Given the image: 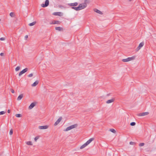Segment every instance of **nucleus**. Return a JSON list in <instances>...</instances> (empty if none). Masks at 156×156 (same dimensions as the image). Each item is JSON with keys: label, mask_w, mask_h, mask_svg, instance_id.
<instances>
[{"label": "nucleus", "mask_w": 156, "mask_h": 156, "mask_svg": "<svg viewBox=\"0 0 156 156\" xmlns=\"http://www.w3.org/2000/svg\"><path fill=\"white\" fill-rule=\"evenodd\" d=\"M39 137V136H37L36 137H35V138H34V140L35 141H36L38 139Z\"/></svg>", "instance_id": "30"}, {"label": "nucleus", "mask_w": 156, "mask_h": 156, "mask_svg": "<svg viewBox=\"0 0 156 156\" xmlns=\"http://www.w3.org/2000/svg\"><path fill=\"white\" fill-rule=\"evenodd\" d=\"M55 29L58 31L63 30V29L60 27H55Z\"/></svg>", "instance_id": "18"}, {"label": "nucleus", "mask_w": 156, "mask_h": 156, "mask_svg": "<svg viewBox=\"0 0 156 156\" xmlns=\"http://www.w3.org/2000/svg\"><path fill=\"white\" fill-rule=\"evenodd\" d=\"M36 103H32L29 107V109H32L36 105Z\"/></svg>", "instance_id": "10"}, {"label": "nucleus", "mask_w": 156, "mask_h": 156, "mask_svg": "<svg viewBox=\"0 0 156 156\" xmlns=\"http://www.w3.org/2000/svg\"><path fill=\"white\" fill-rule=\"evenodd\" d=\"M94 140V138H92L89 139L88 140H87L86 143L88 145L93 140Z\"/></svg>", "instance_id": "12"}, {"label": "nucleus", "mask_w": 156, "mask_h": 156, "mask_svg": "<svg viewBox=\"0 0 156 156\" xmlns=\"http://www.w3.org/2000/svg\"><path fill=\"white\" fill-rule=\"evenodd\" d=\"M38 83H39L38 81V80L36 81L32 85V86H33V87L36 86L38 84Z\"/></svg>", "instance_id": "16"}, {"label": "nucleus", "mask_w": 156, "mask_h": 156, "mask_svg": "<svg viewBox=\"0 0 156 156\" xmlns=\"http://www.w3.org/2000/svg\"><path fill=\"white\" fill-rule=\"evenodd\" d=\"M115 100V98H112L111 99L108 100L106 101V103L107 104H109L112 103Z\"/></svg>", "instance_id": "13"}, {"label": "nucleus", "mask_w": 156, "mask_h": 156, "mask_svg": "<svg viewBox=\"0 0 156 156\" xmlns=\"http://www.w3.org/2000/svg\"><path fill=\"white\" fill-rule=\"evenodd\" d=\"M36 23V22L34 21L33 22L31 23H30L29 24V25L30 26H33Z\"/></svg>", "instance_id": "21"}, {"label": "nucleus", "mask_w": 156, "mask_h": 156, "mask_svg": "<svg viewBox=\"0 0 156 156\" xmlns=\"http://www.w3.org/2000/svg\"><path fill=\"white\" fill-rule=\"evenodd\" d=\"M129 144L131 145H133L134 144H135V143L133 142H130L129 143Z\"/></svg>", "instance_id": "34"}, {"label": "nucleus", "mask_w": 156, "mask_h": 156, "mask_svg": "<svg viewBox=\"0 0 156 156\" xmlns=\"http://www.w3.org/2000/svg\"><path fill=\"white\" fill-rule=\"evenodd\" d=\"M49 4V1L48 0H46L45 4H41V6L43 7H47Z\"/></svg>", "instance_id": "6"}, {"label": "nucleus", "mask_w": 156, "mask_h": 156, "mask_svg": "<svg viewBox=\"0 0 156 156\" xmlns=\"http://www.w3.org/2000/svg\"><path fill=\"white\" fill-rule=\"evenodd\" d=\"M8 112V113H10V110H9V109L8 110V112Z\"/></svg>", "instance_id": "38"}, {"label": "nucleus", "mask_w": 156, "mask_h": 156, "mask_svg": "<svg viewBox=\"0 0 156 156\" xmlns=\"http://www.w3.org/2000/svg\"><path fill=\"white\" fill-rule=\"evenodd\" d=\"M62 119V117H60L59 119L57 120V121L55 122V123L54 124V125L55 126H56L58 124H59L60 122L61 121Z\"/></svg>", "instance_id": "8"}, {"label": "nucleus", "mask_w": 156, "mask_h": 156, "mask_svg": "<svg viewBox=\"0 0 156 156\" xmlns=\"http://www.w3.org/2000/svg\"><path fill=\"white\" fill-rule=\"evenodd\" d=\"M4 55V54L3 53H1L0 54V55L1 56H3Z\"/></svg>", "instance_id": "36"}, {"label": "nucleus", "mask_w": 156, "mask_h": 156, "mask_svg": "<svg viewBox=\"0 0 156 156\" xmlns=\"http://www.w3.org/2000/svg\"><path fill=\"white\" fill-rule=\"evenodd\" d=\"M144 143H140L139 144V146L140 147H142V146H144Z\"/></svg>", "instance_id": "28"}, {"label": "nucleus", "mask_w": 156, "mask_h": 156, "mask_svg": "<svg viewBox=\"0 0 156 156\" xmlns=\"http://www.w3.org/2000/svg\"><path fill=\"white\" fill-rule=\"evenodd\" d=\"M28 70V69L27 68H26L24 69L22 71H21V72H20V73L19 74V76H21L22 74L25 73L26 72H27Z\"/></svg>", "instance_id": "4"}, {"label": "nucleus", "mask_w": 156, "mask_h": 156, "mask_svg": "<svg viewBox=\"0 0 156 156\" xmlns=\"http://www.w3.org/2000/svg\"><path fill=\"white\" fill-rule=\"evenodd\" d=\"M149 114V113L148 112H142V113H140L138 114H137V115L138 116H143L147 115H148Z\"/></svg>", "instance_id": "7"}, {"label": "nucleus", "mask_w": 156, "mask_h": 156, "mask_svg": "<svg viewBox=\"0 0 156 156\" xmlns=\"http://www.w3.org/2000/svg\"><path fill=\"white\" fill-rule=\"evenodd\" d=\"M59 7H60V8H61L62 7H63V6H62V5H59Z\"/></svg>", "instance_id": "39"}, {"label": "nucleus", "mask_w": 156, "mask_h": 156, "mask_svg": "<svg viewBox=\"0 0 156 156\" xmlns=\"http://www.w3.org/2000/svg\"><path fill=\"white\" fill-rule=\"evenodd\" d=\"M136 125V123L135 122H133L130 123V125L131 126H134Z\"/></svg>", "instance_id": "27"}, {"label": "nucleus", "mask_w": 156, "mask_h": 156, "mask_svg": "<svg viewBox=\"0 0 156 156\" xmlns=\"http://www.w3.org/2000/svg\"><path fill=\"white\" fill-rule=\"evenodd\" d=\"M23 96V94H21L18 97L17 100L18 101L20 100L21 99Z\"/></svg>", "instance_id": "17"}, {"label": "nucleus", "mask_w": 156, "mask_h": 156, "mask_svg": "<svg viewBox=\"0 0 156 156\" xmlns=\"http://www.w3.org/2000/svg\"><path fill=\"white\" fill-rule=\"evenodd\" d=\"M78 5V3L77 2H75L74 3H71L68 4V5L69 6H72V7H74V6H77Z\"/></svg>", "instance_id": "9"}, {"label": "nucleus", "mask_w": 156, "mask_h": 156, "mask_svg": "<svg viewBox=\"0 0 156 156\" xmlns=\"http://www.w3.org/2000/svg\"><path fill=\"white\" fill-rule=\"evenodd\" d=\"M88 145L86 143H85L84 144H83L80 147V149H82L85 147H86Z\"/></svg>", "instance_id": "19"}, {"label": "nucleus", "mask_w": 156, "mask_h": 156, "mask_svg": "<svg viewBox=\"0 0 156 156\" xmlns=\"http://www.w3.org/2000/svg\"><path fill=\"white\" fill-rule=\"evenodd\" d=\"M33 75V74L32 73H31L28 75V77H32Z\"/></svg>", "instance_id": "32"}, {"label": "nucleus", "mask_w": 156, "mask_h": 156, "mask_svg": "<svg viewBox=\"0 0 156 156\" xmlns=\"http://www.w3.org/2000/svg\"><path fill=\"white\" fill-rule=\"evenodd\" d=\"M12 133H13V130L12 129H11L10 131L9 134L10 135H11L12 134Z\"/></svg>", "instance_id": "31"}, {"label": "nucleus", "mask_w": 156, "mask_h": 156, "mask_svg": "<svg viewBox=\"0 0 156 156\" xmlns=\"http://www.w3.org/2000/svg\"><path fill=\"white\" fill-rule=\"evenodd\" d=\"M144 42H142L140 43L139 44V46L136 48V51H138L144 46Z\"/></svg>", "instance_id": "5"}, {"label": "nucleus", "mask_w": 156, "mask_h": 156, "mask_svg": "<svg viewBox=\"0 0 156 156\" xmlns=\"http://www.w3.org/2000/svg\"><path fill=\"white\" fill-rule=\"evenodd\" d=\"M11 92L12 93H14V90L12 89H11Z\"/></svg>", "instance_id": "35"}, {"label": "nucleus", "mask_w": 156, "mask_h": 156, "mask_svg": "<svg viewBox=\"0 0 156 156\" xmlns=\"http://www.w3.org/2000/svg\"><path fill=\"white\" fill-rule=\"evenodd\" d=\"M48 127V126L47 125L40 126L39 127V128L40 129H47Z\"/></svg>", "instance_id": "11"}, {"label": "nucleus", "mask_w": 156, "mask_h": 156, "mask_svg": "<svg viewBox=\"0 0 156 156\" xmlns=\"http://www.w3.org/2000/svg\"><path fill=\"white\" fill-rule=\"evenodd\" d=\"M61 12H55L53 13V14L55 16H60Z\"/></svg>", "instance_id": "20"}, {"label": "nucleus", "mask_w": 156, "mask_h": 156, "mask_svg": "<svg viewBox=\"0 0 156 156\" xmlns=\"http://www.w3.org/2000/svg\"><path fill=\"white\" fill-rule=\"evenodd\" d=\"M26 144L28 145H32V142L30 141H28L26 143Z\"/></svg>", "instance_id": "22"}, {"label": "nucleus", "mask_w": 156, "mask_h": 156, "mask_svg": "<svg viewBox=\"0 0 156 156\" xmlns=\"http://www.w3.org/2000/svg\"><path fill=\"white\" fill-rule=\"evenodd\" d=\"M77 126V124H75L71 125L67 127L66 128V131L72 129H73L75 127H76Z\"/></svg>", "instance_id": "3"}, {"label": "nucleus", "mask_w": 156, "mask_h": 156, "mask_svg": "<svg viewBox=\"0 0 156 156\" xmlns=\"http://www.w3.org/2000/svg\"><path fill=\"white\" fill-rule=\"evenodd\" d=\"M1 19H0V21H1Z\"/></svg>", "instance_id": "41"}, {"label": "nucleus", "mask_w": 156, "mask_h": 156, "mask_svg": "<svg viewBox=\"0 0 156 156\" xmlns=\"http://www.w3.org/2000/svg\"><path fill=\"white\" fill-rule=\"evenodd\" d=\"M5 112L4 111H1L0 112V115H3L5 113Z\"/></svg>", "instance_id": "29"}, {"label": "nucleus", "mask_w": 156, "mask_h": 156, "mask_svg": "<svg viewBox=\"0 0 156 156\" xmlns=\"http://www.w3.org/2000/svg\"><path fill=\"white\" fill-rule=\"evenodd\" d=\"M94 12H96L99 13L100 14L102 15L103 14V13L101 12L99 10H98L96 9H94Z\"/></svg>", "instance_id": "14"}, {"label": "nucleus", "mask_w": 156, "mask_h": 156, "mask_svg": "<svg viewBox=\"0 0 156 156\" xmlns=\"http://www.w3.org/2000/svg\"><path fill=\"white\" fill-rule=\"evenodd\" d=\"M110 131L111 132H112V133H116V131L115 130V129H110Z\"/></svg>", "instance_id": "24"}, {"label": "nucleus", "mask_w": 156, "mask_h": 156, "mask_svg": "<svg viewBox=\"0 0 156 156\" xmlns=\"http://www.w3.org/2000/svg\"><path fill=\"white\" fill-rule=\"evenodd\" d=\"M61 23V22L57 20H54L53 22H52V23L51 24H60Z\"/></svg>", "instance_id": "15"}, {"label": "nucleus", "mask_w": 156, "mask_h": 156, "mask_svg": "<svg viewBox=\"0 0 156 156\" xmlns=\"http://www.w3.org/2000/svg\"><path fill=\"white\" fill-rule=\"evenodd\" d=\"M88 0H84V3L80 4L77 7H72V9H73L76 11H79L86 8L87 6V3H89Z\"/></svg>", "instance_id": "1"}, {"label": "nucleus", "mask_w": 156, "mask_h": 156, "mask_svg": "<svg viewBox=\"0 0 156 156\" xmlns=\"http://www.w3.org/2000/svg\"><path fill=\"white\" fill-rule=\"evenodd\" d=\"M131 1V0H129V1Z\"/></svg>", "instance_id": "40"}, {"label": "nucleus", "mask_w": 156, "mask_h": 156, "mask_svg": "<svg viewBox=\"0 0 156 156\" xmlns=\"http://www.w3.org/2000/svg\"><path fill=\"white\" fill-rule=\"evenodd\" d=\"M10 16L11 17H13L15 16V15L14 13V12H11L10 13Z\"/></svg>", "instance_id": "23"}, {"label": "nucleus", "mask_w": 156, "mask_h": 156, "mask_svg": "<svg viewBox=\"0 0 156 156\" xmlns=\"http://www.w3.org/2000/svg\"><path fill=\"white\" fill-rule=\"evenodd\" d=\"M20 67L19 66H17L15 69L16 71H18L20 69Z\"/></svg>", "instance_id": "26"}, {"label": "nucleus", "mask_w": 156, "mask_h": 156, "mask_svg": "<svg viewBox=\"0 0 156 156\" xmlns=\"http://www.w3.org/2000/svg\"><path fill=\"white\" fill-rule=\"evenodd\" d=\"M15 115L17 117H20L22 116V115L20 114H16Z\"/></svg>", "instance_id": "25"}, {"label": "nucleus", "mask_w": 156, "mask_h": 156, "mask_svg": "<svg viewBox=\"0 0 156 156\" xmlns=\"http://www.w3.org/2000/svg\"><path fill=\"white\" fill-rule=\"evenodd\" d=\"M5 40V38L4 37H1L0 38V40L1 41H3Z\"/></svg>", "instance_id": "33"}, {"label": "nucleus", "mask_w": 156, "mask_h": 156, "mask_svg": "<svg viewBox=\"0 0 156 156\" xmlns=\"http://www.w3.org/2000/svg\"><path fill=\"white\" fill-rule=\"evenodd\" d=\"M25 37V38L27 39L28 37V35H26Z\"/></svg>", "instance_id": "37"}, {"label": "nucleus", "mask_w": 156, "mask_h": 156, "mask_svg": "<svg viewBox=\"0 0 156 156\" xmlns=\"http://www.w3.org/2000/svg\"><path fill=\"white\" fill-rule=\"evenodd\" d=\"M136 57L135 56H133L131 57H129L126 59H122V62H127L129 61H130L135 59Z\"/></svg>", "instance_id": "2"}]
</instances>
